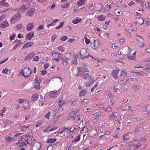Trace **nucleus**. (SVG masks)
<instances>
[{
  "mask_svg": "<svg viewBox=\"0 0 150 150\" xmlns=\"http://www.w3.org/2000/svg\"><path fill=\"white\" fill-rule=\"evenodd\" d=\"M82 77L84 78L85 80H88V81H85L84 83V85L86 87H89L91 86V85L93 84L94 82L95 81H94L93 78L87 73L83 74Z\"/></svg>",
  "mask_w": 150,
  "mask_h": 150,
  "instance_id": "1",
  "label": "nucleus"
},
{
  "mask_svg": "<svg viewBox=\"0 0 150 150\" xmlns=\"http://www.w3.org/2000/svg\"><path fill=\"white\" fill-rule=\"evenodd\" d=\"M79 127L80 132L86 133L91 129V125L89 123H85V125L83 126H81V124H80Z\"/></svg>",
  "mask_w": 150,
  "mask_h": 150,
  "instance_id": "2",
  "label": "nucleus"
},
{
  "mask_svg": "<svg viewBox=\"0 0 150 150\" xmlns=\"http://www.w3.org/2000/svg\"><path fill=\"white\" fill-rule=\"evenodd\" d=\"M21 15L20 13L15 14L10 19V22L12 23H14L17 22L21 19Z\"/></svg>",
  "mask_w": 150,
  "mask_h": 150,
  "instance_id": "3",
  "label": "nucleus"
},
{
  "mask_svg": "<svg viewBox=\"0 0 150 150\" xmlns=\"http://www.w3.org/2000/svg\"><path fill=\"white\" fill-rule=\"evenodd\" d=\"M80 55L81 59H85L88 57V56H90L88 52H87V51L85 48H83L81 49L80 52Z\"/></svg>",
  "mask_w": 150,
  "mask_h": 150,
  "instance_id": "4",
  "label": "nucleus"
},
{
  "mask_svg": "<svg viewBox=\"0 0 150 150\" xmlns=\"http://www.w3.org/2000/svg\"><path fill=\"white\" fill-rule=\"evenodd\" d=\"M21 73L24 77L26 78L30 76L31 72L28 68H25L23 69Z\"/></svg>",
  "mask_w": 150,
  "mask_h": 150,
  "instance_id": "5",
  "label": "nucleus"
},
{
  "mask_svg": "<svg viewBox=\"0 0 150 150\" xmlns=\"http://www.w3.org/2000/svg\"><path fill=\"white\" fill-rule=\"evenodd\" d=\"M131 51V50L129 47H123L121 50L120 54H122L125 55H127L129 54Z\"/></svg>",
  "mask_w": 150,
  "mask_h": 150,
  "instance_id": "6",
  "label": "nucleus"
},
{
  "mask_svg": "<svg viewBox=\"0 0 150 150\" xmlns=\"http://www.w3.org/2000/svg\"><path fill=\"white\" fill-rule=\"evenodd\" d=\"M99 43V42H96L95 40L93 39L91 42V47L93 48L96 49V48L98 47Z\"/></svg>",
  "mask_w": 150,
  "mask_h": 150,
  "instance_id": "7",
  "label": "nucleus"
},
{
  "mask_svg": "<svg viewBox=\"0 0 150 150\" xmlns=\"http://www.w3.org/2000/svg\"><path fill=\"white\" fill-rule=\"evenodd\" d=\"M41 146L39 142H36L32 145V149L33 150H40L41 148Z\"/></svg>",
  "mask_w": 150,
  "mask_h": 150,
  "instance_id": "8",
  "label": "nucleus"
},
{
  "mask_svg": "<svg viewBox=\"0 0 150 150\" xmlns=\"http://www.w3.org/2000/svg\"><path fill=\"white\" fill-rule=\"evenodd\" d=\"M34 44V42H26L22 46L21 49L27 48L31 47Z\"/></svg>",
  "mask_w": 150,
  "mask_h": 150,
  "instance_id": "9",
  "label": "nucleus"
},
{
  "mask_svg": "<svg viewBox=\"0 0 150 150\" xmlns=\"http://www.w3.org/2000/svg\"><path fill=\"white\" fill-rule=\"evenodd\" d=\"M135 23L138 25H141V24L144 23V20L142 18L139 17V18L136 19Z\"/></svg>",
  "mask_w": 150,
  "mask_h": 150,
  "instance_id": "10",
  "label": "nucleus"
},
{
  "mask_svg": "<svg viewBox=\"0 0 150 150\" xmlns=\"http://www.w3.org/2000/svg\"><path fill=\"white\" fill-rule=\"evenodd\" d=\"M35 24L34 22H30L28 24L27 26L26 30H31L34 27Z\"/></svg>",
  "mask_w": 150,
  "mask_h": 150,
  "instance_id": "11",
  "label": "nucleus"
},
{
  "mask_svg": "<svg viewBox=\"0 0 150 150\" xmlns=\"http://www.w3.org/2000/svg\"><path fill=\"white\" fill-rule=\"evenodd\" d=\"M34 32L32 31L27 33L25 36L26 39L28 40L31 39L33 37Z\"/></svg>",
  "mask_w": 150,
  "mask_h": 150,
  "instance_id": "12",
  "label": "nucleus"
},
{
  "mask_svg": "<svg viewBox=\"0 0 150 150\" xmlns=\"http://www.w3.org/2000/svg\"><path fill=\"white\" fill-rule=\"evenodd\" d=\"M98 132L97 129H93L89 131V134L90 137H93Z\"/></svg>",
  "mask_w": 150,
  "mask_h": 150,
  "instance_id": "13",
  "label": "nucleus"
},
{
  "mask_svg": "<svg viewBox=\"0 0 150 150\" xmlns=\"http://www.w3.org/2000/svg\"><path fill=\"white\" fill-rule=\"evenodd\" d=\"M35 11V9L33 8H31L29 9L27 11L26 13V15L30 17L31 16L33 15Z\"/></svg>",
  "mask_w": 150,
  "mask_h": 150,
  "instance_id": "14",
  "label": "nucleus"
},
{
  "mask_svg": "<svg viewBox=\"0 0 150 150\" xmlns=\"http://www.w3.org/2000/svg\"><path fill=\"white\" fill-rule=\"evenodd\" d=\"M120 70V69H119L114 70L112 73L113 77H114L116 79L117 77V74L118 73Z\"/></svg>",
  "mask_w": 150,
  "mask_h": 150,
  "instance_id": "15",
  "label": "nucleus"
},
{
  "mask_svg": "<svg viewBox=\"0 0 150 150\" xmlns=\"http://www.w3.org/2000/svg\"><path fill=\"white\" fill-rule=\"evenodd\" d=\"M28 8V6L26 5L22 4L21 5L20 8L18 9V10L20 11H25L27 10V9Z\"/></svg>",
  "mask_w": 150,
  "mask_h": 150,
  "instance_id": "16",
  "label": "nucleus"
},
{
  "mask_svg": "<svg viewBox=\"0 0 150 150\" xmlns=\"http://www.w3.org/2000/svg\"><path fill=\"white\" fill-rule=\"evenodd\" d=\"M77 71H78V73H79V72L84 73V72H87V69H86L85 68H79V67H77Z\"/></svg>",
  "mask_w": 150,
  "mask_h": 150,
  "instance_id": "17",
  "label": "nucleus"
},
{
  "mask_svg": "<svg viewBox=\"0 0 150 150\" xmlns=\"http://www.w3.org/2000/svg\"><path fill=\"white\" fill-rule=\"evenodd\" d=\"M113 89L114 91L117 93H120V87L119 86H118L117 85L115 86Z\"/></svg>",
  "mask_w": 150,
  "mask_h": 150,
  "instance_id": "18",
  "label": "nucleus"
},
{
  "mask_svg": "<svg viewBox=\"0 0 150 150\" xmlns=\"http://www.w3.org/2000/svg\"><path fill=\"white\" fill-rule=\"evenodd\" d=\"M9 25L7 21H5L2 22L0 24V26L2 28H5Z\"/></svg>",
  "mask_w": 150,
  "mask_h": 150,
  "instance_id": "19",
  "label": "nucleus"
},
{
  "mask_svg": "<svg viewBox=\"0 0 150 150\" xmlns=\"http://www.w3.org/2000/svg\"><path fill=\"white\" fill-rule=\"evenodd\" d=\"M56 138H49L46 141V143L47 144H51L54 143L56 141Z\"/></svg>",
  "mask_w": 150,
  "mask_h": 150,
  "instance_id": "20",
  "label": "nucleus"
},
{
  "mask_svg": "<svg viewBox=\"0 0 150 150\" xmlns=\"http://www.w3.org/2000/svg\"><path fill=\"white\" fill-rule=\"evenodd\" d=\"M104 95L105 96H107L109 98L111 97L112 96V93H111L110 91H106L104 93Z\"/></svg>",
  "mask_w": 150,
  "mask_h": 150,
  "instance_id": "21",
  "label": "nucleus"
},
{
  "mask_svg": "<svg viewBox=\"0 0 150 150\" xmlns=\"http://www.w3.org/2000/svg\"><path fill=\"white\" fill-rule=\"evenodd\" d=\"M87 93V91L86 89L81 90L79 94V95L80 96H84Z\"/></svg>",
  "mask_w": 150,
  "mask_h": 150,
  "instance_id": "22",
  "label": "nucleus"
},
{
  "mask_svg": "<svg viewBox=\"0 0 150 150\" xmlns=\"http://www.w3.org/2000/svg\"><path fill=\"white\" fill-rule=\"evenodd\" d=\"M63 98L62 97L58 101L59 106L62 107L63 105L65 104V103L63 102Z\"/></svg>",
  "mask_w": 150,
  "mask_h": 150,
  "instance_id": "23",
  "label": "nucleus"
},
{
  "mask_svg": "<svg viewBox=\"0 0 150 150\" xmlns=\"http://www.w3.org/2000/svg\"><path fill=\"white\" fill-rule=\"evenodd\" d=\"M82 20L80 18H79L78 19H76L72 21L71 22L74 24H76L79 23L81 22Z\"/></svg>",
  "mask_w": 150,
  "mask_h": 150,
  "instance_id": "24",
  "label": "nucleus"
},
{
  "mask_svg": "<svg viewBox=\"0 0 150 150\" xmlns=\"http://www.w3.org/2000/svg\"><path fill=\"white\" fill-rule=\"evenodd\" d=\"M38 97L37 94H34L32 95L31 98V99L32 101H34L37 100L38 99Z\"/></svg>",
  "mask_w": 150,
  "mask_h": 150,
  "instance_id": "25",
  "label": "nucleus"
},
{
  "mask_svg": "<svg viewBox=\"0 0 150 150\" xmlns=\"http://www.w3.org/2000/svg\"><path fill=\"white\" fill-rule=\"evenodd\" d=\"M129 137L130 136L129 135V133L126 134L123 136V140L124 141L128 140L129 138Z\"/></svg>",
  "mask_w": 150,
  "mask_h": 150,
  "instance_id": "26",
  "label": "nucleus"
},
{
  "mask_svg": "<svg viewBox=\"0 0 150 150\" xmlns=\"http://www.w3.org/2000/svg\"><path fill=\"white\" fill-rule=\"evenodd\" d=\"M117 112H114L112 113L110 116V119L113 117L114 120H116L117 119Z\"/></svg>",
  "mask_w": 150,
  "mask_h": 150,
  "instance_id": "27",
  "label": "nucleus"
},
{
  "mask_svg": "<svg viewBox=\"0 0 150 150\" xmlns=\"http://www.w3.org/2000/svg\"><path fill=\"white\" fill-rule=\"evenodd\" d=\"M136 74L137 75L143 76L145 75V73L143 71H141L138 72H133Z\"/></svg>",
  "mask_w": 150,
  "mask_h": 150,
  "instance_id": "28",
  "label": "nucleus"
},
{
  "mask_svg": "<svg viewBox=\"0 0 150 150\" xmlns=\"http://www.w3.org/2000/svg\"><path fill=\"white\" fill-rule=\"evenodd\" d=\"M86 0H79L77 3V5L78 6H81L85 3Z\"/></svg>",
  "mask_w": 150,
  "mask_h": 150,
  "instance_id": "29",
  "label": "nucleus"
},
{
  "mask_svg": "<svg viewBox=\"0 0 150 150\" xmlns=\"http://www.w3.org/2000/svg\"><path fill=\"white\" fill-rule=\"evenodd\" d=\"M115 100L113 99V96H112L110 98V100L109 103L110 106H112L114 104Z\"/></svg>",
  "mask_w": 150,
  "mask_h": 150,
  "instance_id": "30",
  "label": "nucleus"
},
{
  "mask_svg": "<svg viewBox=\"0 0 150 150\" xmlns=\"http://www.w3.org/2000/svg\"><path fill=\"white\" fill-rule=\"evenodd\" d=\"M34 54L35 53L34 52L30 53L26 56V58L27 59H31L33 57Z\"/></svg>",
  "mask_w": 150,
  "mask_h": 150,
  "instance_id": "31",
  "label": "nucleus"
},
{
  "mask_svg": "<svg viewBox=\"0 0 150 150\" xmlns=\"http://www.w3.org/2000/svg\"><path fill=\"white\" fill-rule=\"evenodd\" d=\"M91 58H92V59H94L96 60H97L98 61V62H103L104 61L106 60V59H94V58L93 57H92V56H90Z\"/></svg>",
  "mask_w": 150,
  "mask_h": 150,
  "instance_id": "32",
  "label": "nucleus"
},
{
  "mask_svg": "<svg viewBox=\"0 0 150 150\" xmlns=\"http://www.w3.org/2000/svg\"><path fill=\"white\" fill-rule=\"evenodd\" d=\"M93 119L94 121H96L98 119L99 117V115L97 114L95 115L94 114L92 116Z\"/></svg>",
  "mask_w": 150,
  "mask_h": 150,
  "instance_id": "33",
  "label": "nucleus"
},
{
  "mask_svg": "<svg viewBox=\"0 0 150 150\" xmlns=\"http://www.w3.org/2000/svg\"><path fill=\"white\" fill-rule=\"evenodd\" d=\"M98 20L100 21H102L105 20V17H104L103 15H101L97 17Z\"/></svg>",
  "mask_w": 150,
  "mask_h": 150,
  "instance_id": "34",
  "label": "nucleus"
},
{
  "mask_svg": "<svg viewBox=\"0 0 150 150\" xmlns=\"http://www.w3.org/2000/svg\"><path fill=\"white\" fill-rule=\"evenodd\" d=\"M28 142L27 140H26V141L25 142V143H24V144L22 143L21 144H20L19 145V146L18 147V150H19L20 148H21L22 147H23V146L24 145H26V144H28Z\"/></svg>",
  "mask_w": 150,
  "mask_h": 150,
  "instance_id": "35",
  "label": "nucleus"
},
{
  "mask_svg": "<svg viewBox=\"0 0 150 150\" xmlns=\"http://www.w3.org/2000/svg\"><path fill=\"white\" fill-rule=\"evenodd\" d=\"M144 111H147L148 113H150V104L148 105L145 107Z\"/></svg>",
  "mask_w": 150,
  "mask_h": 150,
  "instance_id": "36",
  "label": "nucleus"
},
{
  "mask_svg": "<svg viewBox=\"0 0 150 150\" xmlns=\"http://www.w3.org/2000/svg\"><path fill=\"white\" fill-rule=\"evenodd\" d=\"M57 94V92H52L49 94V96L50 97L54 98L56 96Z\"/></svg>",
  "mask_w": 150,
  "mask_h": 150,
  "instance_id": "37",
  "label": "nucleus"
},
{
  "mask_svg": "<svg viewBox=\"0 0 150 150\" xmlns=\"http://www.w3.org/2000/svg\"><path fill=\"white\" fill-rule=\"evenodd\" d=\"M69 2H67V3L63 4L62 5V7L63 8H67L69 6Z\"/></svg>",
  "mask_w": 150,
  "mask_h": 150,
  "instance_id": "38",
  "label": "nucleus"
},
{
  "mask_svg": "<svg viewBox=\"0 0 150 150\" xmlns=\"http://www.w3.org/2000/svg\"><path fill=\"white\" fill-rule=\"evenodd\" d=\"M64 24V23L63 22H62L60 23V24L59 26L55 28V29H57L63 27Z\"/></svg>",
  "mask_w": 150,
  "mask_h": 150,
  "instance_id": "39",
  "label": "nucleus"
},
{
  "mask_svg": "<svg viewBox=\"0 0 150 150\" xmlns=\"http://www.w3.org/2000/svg\"><path fill=\"white\" fill-rule=\"evenodd\" d=\"M76 113L74 111H71L70 113L69 116L70 118H72V117H74L76 115Z\"/></svg>",
  "mask_w": 150,
  "mask_h": 150,
  "instance_id": "40",
  "label": "nucleus"
},
{
  "mask_svg": "<svg viewBox=\"0 0 150 150\" xmlns=\"http://www.w3.org/2000/svg\"><path fill=\"white\" fill-rule=\"evenodd\" d=\"M34 88L38 90H39L41 88L40 83L35 84L34 86Z\"/></svg>",
  "mask_w": 150,
  "mask_h": 150,
  "instance_id": "41",
  "label": "nucleus"
},
{
  "mask_svg": "<svg viewBox=\"0 0 150 150\" xmlns=\"http://www.w3.org/2000/svg\"><path fill=\"white\" fill-rule=\"evenodd\" d=\"M51 114L50 112H49L48 113H47L45 115V118L47 119V120H49L50 118L49 117Z\"/></svg>",
  "mask_w": 150,
  "mask_h": 150,
  "instance_id": "42",
  "label": "nucleus"
},
{
  "mask_svg": "<svg viewBox=\"0 0 150 150\" xmlns=\"http://www.w3.org/2000/svg\"><path fill=\"white\" fill-rule=\"evenodd\" d=\"M80 135H79L77 136L76 137V139H75L74 141H73V142H79L80 141Z\"/></svg>",
  "mask_w": 150,
  "mask_h": 150,
  "instance_id": "43",
  "label": "nucleus"
},
{
  "mask_svg": "<svg viewBox=\"0 0 150 150\" xmlns=\"http://www.w3.org/2000/svg\"><path fill=\"white\" fill-rule=\"evenodd\" d=\"M41 74L42 76H44L47 73V70L45 69L43 70L40 71Z\"/></svg>",
  "mask_w": 150,
  "mask_h": 150,
  "instance_id": "44",
  "label": "nucleus"
},
{
  "mask_svg": "<svg viewBox=\"0 0 150 150\" xmlns=\"http://www.w3.org/2000/svg\"><path fill=\"white\" fill-rule=\"evenodd\" d=\"M84 38L85 39V42L87 44H88L90 43V41L89 39L87 38V37L85 36Z\"/></svg>",
  "mask_w": 150,
  "mask_h": 150,
  "instance_id": "45",
  "label": "nucleus"
},
{
  "mask_svg": "<svg viewBox=\"0 0 150 150\" xmlns=\"http://www.w3.org/2000/svg\"><path fill=\"white\" fill-rule=\"evenodd\" d=\"M57 36L56 35H52L51 37V40L52 41H54L55 40L56 38H57Z\"/></svg>",
  "mask_w": 150,
  "mask_h": 150,
  "instance_id": "46",
  "label": "nucleus"
},
{
  "mask_svg": "<svg viewBox=\"0 0 150 150\" xmlns=\"http://www.w3.org/2000/svg\"><path fill=\"white\" fill-rule=\"evenodd\" d=\"M127 73L124 71H121V73L120 74V76H127Z\"/></svg>",
  "mask_w": 150,
  "mask_h": 150,
  "instance_id": "47",
  "label": "nucleus"
},
{
  "mask_svg": "<svg viewBox=\"0 0 150 150\" xmlns=\"http://www.w3.org/2000/svg\"><path fill=\"white\" fill-rule=\"evenodd\" d=\"M42 124V123L41 122H39L37 123L36 125H35V128L38 127Z\"/></svg>",
  "mask_w": 150,
  "mask_h": 150,
  "instance_id": "48",
  "label": "nucleus"
},
{
  "mask_svg": "<svg viewBox=\"0 0 150 150\" xmlns=\"http://www.w3.org/2000/svg\"><path fill=\"white\" fill-rule=\"evenodd\" d=\"M6 140L8 142H11L13 141V140L12 139V137H10L9 136L7 137L6 138Z\"/></svg>",
  "mask_w": 150,
  "mask_h": 150,
  "instance_id": "49",
  "label": "nucleus"
},
{
  "mask_svg": "<svg viewBox=\"0 0 150 150\" xmlns=\"http://www.w3.org/2000/svg\"><path fill=\"white\" fill-rule=\"evenodd\" d=\"M21 45L20 43H18L16 44V45L14 46L13 47L12 50H16L17 49V48L19 47Z\"/></svg>",
  "mask_w": 150,
  "mask_h": 150,
  "instance_id": "50",
  "label": "nucleus"
},
{
  "mask_svg": "<svg viewBox=\"0 0 150 150\" xmlns=\"http://www.w3.org/2000/svg\"><path fill=\"white\" fill-rule=\"evenodd\" d=\"M63 131L66 132L67 133V132H69V129H68V128H64L63 129V132H62L60 133V134L62 133Z\"/></svg>",
  "mask_w": 150,
  "mask_h": 150,
  "instance_id": "51",
  "label": "nucleus"
},
{
  "mask_svg": "<svg viewBox=\"0 0 150 150\" xmlns=\"http://www.w3.org/2000/svg\"><path fill=\"white\" fill-rule=\"evenodd\" d=\"M139 87L136 86H132V89L134 91H136L139 89Z\"/></svg>",
  "mask_w": 150,
  "mask_h": 150,
  "instance_id": "52",
  "label": "nucleus"
},
{
  "mask_svg": "<svg viewBox=\"0 0 150 150\" xmlns=\"http://www.w3.org/2000/svg\"><path fill=\"white\" fill-rule=\"evenodd\" d=\"M57 49L61 51V52H63L64 51L63 47H61V46H59V47H58Z\"/></svg>",
  "mask_w": 150,
  "mask_h": 150,
  "instance_id": "53",
  "label": "nucleus"
},
{
  "mask_svg": "<svg viewBox=\"0 0 150 150\" xmlns=\"http://www.w3.org/2000/svg\"><path fill=\"white\" fill-rule=\"evenodd\" d=\"M44 27V26L42 25H39L38 28L37 30L38 31H39L40 30L42 29Z\"/></svg>",
  "mask_w": 150,
  "mask_h": 150,
  "instance_id": "54",
  "label": "nucleus"
},
{
  "mask_svg": "<svg viewBox=\"0 0 150 150\" xmlns=\"http://www.w3.org/2000/svg\"><path fill=\"white\" fill-rule=\"evenodd\" d=\"M3 6H4L6 7H8L9 6V5L8 3V2L5 1H4V3H3Z\"/></svg>",
  "mask_w": 150,
  "mask_h": 150,
  "instance_id": "55",
  "label": "nucleus"
},
{
  "mask_svg": "<svg viewBox=\"0 0 150 150\" xmlns=\"http://www.w3.org/2000/svg\"><path fill=\"white\" fill-rule=\"evenodd\" d=\"M34 81L35 85L38 84V83H41V80L40 79H39L38 81V80L35 79L34 80Z\"/></svg>",
  "mask_w": 150,
  "mask_h": 150,
  "instance_id": "56",
  "label": "nucleus"
},
{
  "mask_svg": "<svg viewBox=\"0 0 150 150\" xmlns=\"http://www.w3.org/2000/svg\"><path fill=\"white\" fill-rule=\"evenodd\" d=\"M8 58L7 57L6 59H4L3 60L0 61V64H3V63L6 62V61H7V60H8Z\"/></svg>",
  "mask_w": 150,
  "mask_h": 150,
  "instance_id": "57",
  "label": "nucleus"
},
{
  "mask_svg": "<svg viewBox=\"0 0 150 150\" xmlns=\"http://www.w3.org/2000/svg\"><path fill=\"white\" fill-rule=\"evenodd\" d=\"M68 39V37L66 36H63L62 37V38L61 39V40L62 41H64Z\"/></svg>",
  "mask_w": 150,
  "mask_h": 150,
  "instance_id": "58",
  "label": "nucleus"
},
{
  "mask_svg": "<svg viewBox=\"0 0 150 150\" xmlns=\"http://www.w3.org/2000/svg\"><path fill=\"white\" fill-rule=\"evenodd\" d=\"M22 25L21 24H18V25H17V26H16V28L18 29H21V28L22 27Z\"/></svg>",
  "mask_w": 150,
  "mask_h": 150,
  "instance_id": "59",
  "label": "nucleus"
},
{
  "mask_svg": "<svg viewBox=\"0 0 150 150\" xmlns=\"http://www.w3.org/2000/svg\"><path fill=\"white\" fill-rule=\"evenodd\" d=\"M94 5H93V4H89L88 5V8H89L91 9L93 7L94 8Z\"/></svg>",
  "mask_w": 150,
  "mask_h": 150,
  "instance_id": "60",
  "label": "nucleus"
},
{
  "mask_svg": "<svg viewBox=\"0 0 150 150\" xmlns=\"http://www.w3.org/2000/svg\"><path fill=\"white\" fill-rule=\"evenodd\" d=\"M15 38V35L14 34L13 35L10 36V37H9L10 40H13L14 38Z\"/></svg>",
  "mask_w": 150,
  "mask_h": 150,
  "instance_id": "61",
  "label": "nucleus"
},
{
  "mask_svg": "<svg viewBox=\"0 0 150 150\" xmlns=\"http://www.w3.org/2000/svg\"><path fill=\"white\" fill-rule=\"evenodd\" d=\"M8 71V69H3L2 71V72L4 73L5 74H7V72Z\"/></svg>",
  "mask_w": 150,
  "mask_h": 150,
  "instance_id": "62",
  "label": "nucleus"
},
{
  "mask_svg": "<svg viewBox=\"0 0 150 150\" xmlns=\"http://www.w3.org/2000/svg\"><path fill=\"white\" fill-rule=\"evenodd\" d=\"M105 134L107 136L111 135V133L109 131H106L105 133Z\"/></svg>",
  "mask_w": 150,
  "mask_h": 150,
  "instance_id": "63",
  "label": "nucleus"
},
{
  "mask_svg": "<svg viewBox=\"0 0 150 150\" xmlns=\"http://www.w3.org/2000/svg\"><path fill=\"white\" fill-rule=\"evenodd\" d=\"M49 64L46 63V64H44L43 67L44 68L46 69V68H47L48 67H49Z\"/></svg>",
  "mask_w": 150,
  "mask_h": 150,
  "instance_id": "64",
  "label": "nucleus"
}]
</instances>
